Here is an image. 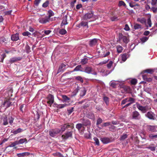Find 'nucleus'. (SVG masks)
I'll return each instance as SVG.
<instances>
[{"instance_id": "21", "label": "nucleus", "mask_w": 157, "mask_h": 157, "mask_svg": "<svg viewBox=\"0 0 157 157\" xmlns=\"http://www.w3.org/2000/svg\"><path fill=\"white\" fill-rule=\"evenodd\" d=\"M23 131V130L21 128H19L15 130L12 131L11 132L14 134H16L18 133L22 132Z\"/></svg>"}, {"instance_id": "48", "label": "nucleus", "mask_w": 157, "mask_h": 157, "mask_svg": "<svg viewBox=\"0 0 157 157\" xmlns=\"http://www.w3.org/2000/svg\"><path fill=\"white\" fill-rule=\"evenodd\" d=\"M84 136L86 138L90 139L91 138V134L90 132L86 133L84 135Z\"/></svg>"}, {"instance_id": "6", "label": "nucleus", "mask_w": 157, "mask_h": 157, "mask_svg": "<svg viewBox=\"0 0 157 157\" xmlns=\"http://www.w3.org/2000/svg\"><path fill=\"white\" fill-rule=\"evenodd\" d=\"M146 116L148 118L151 120H157V117L155 118V114L151 112H148L146 114Z\"/></svg>"}, {"instance_id": "14", "label": "nucleus", "mask_w": 157, "mask_h": 157, "mask_svg": "<svg viewBox=\"0 0 157 157\" xmlns=\"http://www.w3.org/2000/svg\"><path fill=\"white\" fill-rule=\"evenodd\" d=\"M137 107L139 109L141 110L143 113H144L147 110V108L146 106L144 107L140 105L137 106Z\"/></svg>"}, {"instance_id": "27", "label": "nucleus", "mask_w": 157, "mask_h": 157, "mask_svg": "<svg viewBox=\"0 0 157 157\" xmlns=\"http://www.w3.org/2000/svg\"><path fill=\"white\" fill-rule=\"evenodd\" d=\"M117 51L118 53L121 52L123 49V48L121 45H118L116 47Z\"/></svg>"}, {"instance_id": "55", "label": "nucleus", "mask_w": 157, "mask_h": 157, "mask_svg": "<svg viewBox=\"0 0 157 157\" xmlns=\"http://www.w3.org/2000/svg\"><path fill=\"white\" fill-rule=\"evenodd\" d=\"M147 23L149 27H151V20L150 18H149L147 20Z\"/></svg>"}, {"instance_id": "35", "label": "nucleus", "mask_w": 157, "mask_h": 157, "mask_svg": "<svg viewBox=\"0 0 157 157\" xmlns=\"http://www.w3.org/2000/svg\"><path fill=\"white\" fill-rule=\"evenodd\" d=\"M75 78L77 80L80 81L82 83L83 82L82 78L80 76L75 77Z\"/></svg>"}, {"instance_id": "61", "label": "nucleus", "mask_w": 157, "mask_h": 157, "mask_svg": "<svg viewBox=\"0 0 157 157\" xmlns=\"http://www.w3.org/2000/svg\"><path fill=\"white\" fill-rule=\"evenodd\" d=\"M49 100L47 102L50 105H52L54 102L53 99H49Z\"/></svg>"}, {"instance_id": "57", "label": "nucleus", "mask_w": 157, "mask_h": 157, "mask_svg": "<svg viewBox=\"0 0 157 157\" xmlns=\"http://www.w3.org/2000/svg\"><path fill=\"white\" fill-rule=\"evenodd\" d=\"M102 121V120L100 118H99L97 121V124L98 125L101 124Z\"/></svg>"}, {"instance_id": "41", "label": "nucleus", "mask_w": 157, "mask_h": 157, "mask_svg": "<svg viewBox=\"0 0 157 157\" xmlns=\"http://www.w3.org/2000/svg\"><path fill=\"white\" fill-rule=\"evenodd\" d=\"M22 34L23 36H28L29 37V36L31 35V33L28 31H26L23 33Z\"/></svg>"}, {"instance_id": "58", "label": "nucleus", "mask_w": 157, "mask_h": 157, "mask_svg": "<svg viewBox=\"0 0 157 157\" xmlns=\"http://www.w3.org/2000/svg\"><path fill=\"white\" fill-rule=\"evenodd\" d=\"M9 123L10 124H12L13 122V118L12 117H10L9 118Z\"/></svg>"}, {"instance_id": "26", "label": "nucleus", "mask_w": 157, "mask_h": 157, "mask_svg": "<svg viewBox=\"0 0 157 157\" xmlns=\"http://www.w3.org/2000/svg\"><path fill=\"white\" fill-rule=\"evenodd\" d=\"M10 99H9L8 100L5 101L3 104L4 106L6 108L9 107L11 104V102L10 101Z\"/></svg>"}, {"instance_id": "29", "label": "nucleus", "mask_w": 157, "mask_h": 157, "mask_svg": "<svg viewBox=\"0 0 157 157\" xmlns=\"http://www.w3.org/2000/svg\"><path fill=\"white\" fill-rule=\"evenodd\" d=\"M29 152H23L21 153H18L17 154V155L18 157H23L25 155H29Z\"/></svg>"}, {"instance_id": "12", "label": "nucleus", "mask_w": 157, "mask_h": 157, "mask_svg": "<svg viewBox=\"0 0 157 157\" xmlns=\"http://www.w3.org/2000/svg\"><path fill=\"white\" fill-rule=\"evenodd\" d=\"M88 23L87 21H82L77 26V27L79 28H81V27H86L87 28L88 27Z\"/></svg>"}, {"instance_id": "54", "label": "nucleus", "mask_w": 157, "mask_h": 157, "mask_svg": "<svg viewBox=\"0 0 157 157\" xmlns=\"http://www.w3.org/2000/svg\"><path fill=\"white\" fill-rule=\"evenodd\" d=\"M113 64V62L112 61H109V63H108L107 64V67L109 69L111 67Z\"/></svg>"}, {"instance_id": "24", "label": "nucleus", "mask_w": 157, "mask_h": 157, "mask_svg": "<svg viewBox=\"0 0 157 157\" xmlns=\"http://www.w3.org/2000/svg\"><path fill=\"white\" fill-rule=\"evenodd\" d=\"M137 21L140 23L142 24H144L146 23V20L144 18H138L137 19Z\"/></svg>"}, {"instance_id": "50", "label": "nucleus", "mask_w": 157, "mask_h": 157, "mask_svg": "<svg viewBox=\"0 0 157 157\" xmlns=\"http://www.w3.org/2000/svg\"><path fill=\"white\" fill-rule=\"evenodd\" d=\"M117 84L114 82H111L110 83V86L113 88H116Z\"/></svg>"}, {"instance_id": "49", "label": "nucleus", "mask_w": 157, "mask_h": 157, "mask_svg": "<svg viewBox=\"0 0 157 157\" xmlns=\"http://www.w3.org/2000/svg\"><path fill=\"white\" fill-rule=\"evenodd\" d=\"M148 37L145 36L142 38L141 39V40L142 42L144 43L147 41L148 40Z\"/></svg>"}, {"instance_id": "25", "label": "nucleus", "mask_w": 157, "mask_h": 157, "mask_svg": "<svg viewBox=\"0 0 157 157\" xmlns=\"http://www.w3.org/2000/svg\"><path fill=\"white\" fill-rule=\"evenodd\" d=\"M18 145L24 143H27V139L26 138L21 139L18 141H17Z\"/></svg>"}, {"instance_id": "22", "label": "nucleus", "mask_w": 157, "mask_h": 157, "mask_svg": "<svg viewBox=\"0 0 157 157\" xmlns=\"http://www.w3.org/2000/svg\"><path fill=\"white\" fill-rule=\"evenodd\" d=\"M2 119L3 121V124L4 125H6L8 124V123L7 120V117L6 116L3 117L2 118Z\"/></svg>"}, {"instance_id": "34", "label": "nucleus", "mask_w": 157, "mask_h": 157, "mask_svg": "<svg viewBox=\"0 0 157 157\" xmlns=\"http://www.w3.org/2000/svg\"><path fill=\"white\" fill-rule=\"evenodd\" d=\"M25 49L27 53H29L31 52L30 47L27 44L25 45Z\"/></svg>"}, {"instance_id": "10", "label": "nucleus", "mask_w": 157, "mask_h": 157, "mask_svg": "<svg viewBox=\"0 0 157 157\" xmlns=\"http://www.w3.org/2000/svg\"><path fill=\"white\" fill-rule=\"evenodd\" d=\"M22 59V57H14L10 58L9 61L11 63H13L18 61H20Z\"/></svg>"}, {"instance_id": "31", "label": "nucleus", "mask_w": 157, "mask_h": 157, "mask_svg": "<svg viewBox=\"0 0 157 157\" xmlns=\"http://www.w3.org/2000/svg\"><path fill=\"white\" fill-rule=\"evenodd\" d=\"M127 54L126 53H124L122 55L121 58L122 60L124 62H125L127 59L128 57L127 56Z\"/></svg>"}, {"instance_id": "19", "label": "nucleus", "mask_w": 157, "mask_h": 157, "mask_svg": "<svg viewBox=\"0 0 157 157\" xmlns=\"http://www.w3.org/2000/svg\"><path fill=\"white\" fill-rule=\"evenodd\" d=\"M123 89L124 92L126 93H130L131 92V90L129 86H125L123 87Z\"/></svg>"}, {"instance_id": "2", "label": "nucleus", "mask_w": 157, "mask_h": 157, "mask_svg": "<svg viewBox=\"0 0 157 157\" xmlns=\"http://www.w3.org/2000/svg\"><path fill=\"white\" fill-rule=\"evenodd\" d=\"M13 90L11 88H8L5 94V98H10L12 96Z\"/></svg>"}, {"instance_id": "52", "label": "nucleus", "mask_w": 157, "mask_h": 157, "mask_svg": "<svg viewBox=\"0 0 157 157\" xmlns=\"http://www.w3.org/2000/svg\"><path fill=\"white\" fill-rule=\"evenodd\" d=\"M125 5L126 4L124 1H119L118 4V6H125Z\"/></svg>"}, {"instance_id": "8", "label": "nucleus", "mask_w": 157, "mask_h": 157, "mask_svg": "<svg viewBox=\"0 0 157 157\" xmlns=\"http://www.w3.org/2000/svg\"><path fill=\"white\" fill-rule=\"evenodd\" d=\"M72 136V133L71 132H67L62 136V138L64 139H67Z\"/></svg>"}, {"instance_id": "62", "label": "nucleus", "mask_w": 157, "mask_h": 157, "mask_svg": "<svg viewBox=\"0 0 157 157\" xmlns=\"http://www.w3.org/2000/svg\"><path fill=\"white\" fill-rule=\"evenodd\" d=\"M127 135H126V134H124L121 136V140H124V139H125L127 138Z\"/></svg>"}, {"instance_id": "59", "label": "nucleus", "mask_w": 157, "mask_h": 157, "mask_svg": "<svg viewBox=\"0 0 157 157\" xmlns=\"http://www.w3.org/2000/svg\"><path fill=\"white\" fill-rule=\"evenodd\" d=\"M40 0H35L34 1V4L36 6H38L39 3L40 2Z\"/></svg>"}, {"instance_id": "38", "label": "nucleus", "mask_w": 157, "mask_h": 157, "mask_svg": "<svg viewBox=\"0 0 157 157\" xmlns=\"http://www.w3.org/2000/svg\"><path fill=\"white\" fill-rule=\"evenodd\" d=\"M67 126L66 125H65L64 124L61 127V129H59L60 133H62L67 128Z\"/></svg>"}, {"instance_id": "16", "label": "nucleus", "mask_w": 157, "mask_h": 157, "mask_svg": "<svg viewBox=\"0 0 157 157\" xmlns=\"http://www.w3.org/2000/svg\"><path fill=\"white\" fill-rule=\"evenodd\" d=\"M133 118L136 119H139L140 118V115L139 113L137 111L134 112L133 113Z\"/></svg>"}, {"instance_id": "60", "label": "nucleus", "mask_w": 157, "mask_h": 157, "mask_svg": "<svg viewBox=\"0 0 157 157\" xmlns=\"http://www.w3.org/2000/svg\"><path fill=\"white\" fill-rule=\"evenodd\" d=\"M145 8L146 10H151V7L149 5L146 4L145 6Z\"/></svg>"}, {"instance_id": "39", "label": "nucleus", "mask_w": 157, "mask_h": 157, "mask_svg": "<svg viewBox=\"0 0 157 157\" xmlns=\"http://www.w3.org/2000/svg\"><path fill=\"white\" fill-rule=\"evenodd\" d=\"M141 28V25L140 24L136 23L135 24L134 28L135 29H138Z\"/></svg>"}, {"instance_id": "53", "label": "nucleus", "mask_w": 157, "mask_h": 157, "mask_svg": "<svg viewBox=\"0 0 157 157\" xmlns=\"http://www.w3.org/2000/svg\"><path fill=\"white\" fill-rule=\"evenodd\" d=\"M67 22L66 19L63 20L61 24V26H63V25H67Z\"/></svg>"}, {"instance_id": "56", "label": "nucleus", "mask_w": 157, "mask_h": 157, "mask_svg": "<svg viewBox=\"0 0 157 157\" xmlns=\"http://www.w3.org/2000/svg\"><path fill=\"white\" fill-rule=\"evenodd\" d=\"M110 52L109 51H107L105 54H103L102 55V57H105L107 56L110 54Z\"/></svg>"}, {"instance_id": "3", "label": "nucleus", "mask_w": 157, "mask_h": 157, "mask_svg": "<svg viewBox=\"0 0 157 157\" xmlns=\"http://www.w3.org/2000/svg\"><path fill=\"white\" fill-rule=\"evenodd\" d=\"M134 99H125L122 101L121 104H125L126 102L128 101L129 102L127 103L125 105L126 106H128L134 102Z\"/></svg>"}, {"instance_id": "20", "label": "nucleus", "mask_w": 157, "mask_h": 157, "mask_svg": "<svg viewBox=\"0 0 157 157\" xmlns=\"http://www.w3.org/2000/svg\"><path fill=\"white\" fill-rule=\"evenodd\" d=\"M143 78L144 80L149 82H151L152 80V79L150 78H148L146 75H143Z\"/></svg>"}, {"instance_id": "7", "label": "nucleus", "mask_w": 157, "mask_h": 157, "mask_svg": "<svg viewBox=\"0 0 157 157\" xmlns=\"http://www.w3.org/2000/svg\"><path fill=\"white\" fill-rule=\"evenodd\" d=\"M48 16H46L44 17L40 18L39 19V22L41 24H44L50 21Z\"/></svg>"}, {"instance_id": "30", "label": "nucleus", "mask_w": 157, "mask_h": 157, "mask_svg": "<svg viewBox=\"0 0 157 157\" xmlns=\"http://www.w3.org/2000/svg\"><path fill=\"white\" fill-rule=\"evenodd\" d=\"M65 125L67 126L66 129L71 128L72 129L74 128V124L72 123H67L65 124Z\"/></svg>"}, {"instance_id": "23", "label": "nucleus", "mask_w": 157, "mask_h": 157, "mask_svg": "<svg viewBox=\"0 0 157 157\" xmlns=\"http://www.w3.org/2000/svg\"><path fill=\"white\" fill-rule=\"evenodd\" d=\"M92 71V68L90 67H86L85 68L84 71L85 72L88 73H90Z\"/></svg>"}, {"instance_id": "9", "label": "nucleus", "mask_w": 157, "mask_h": 157, "mask_svg": "<svg viewBox=\"0 0 157 157\" xmlns=\"http://www.w3.org/2000/svg\"><path fill=\"white\" fill-rule=\"evenodd\" d=\"M19 39V34L16 33L13 34L11 36V40L13 41H16Z\"/></svg>"}, {"instance_id": "37", "label": "nucleus", "mask_w": 157, "mask_h": 157, "mask_svg": "<svg viewBox=\"0 0 157 157\" xmlns=\"http://www.w3.org/2000/svg\"><path fill=\"white\" fill-rule=\"evenodd\" d=\"M88 59L87 58H84L82 59L81 63L82 64H85L88 63Z\"/></svg>"}, {"instance_id": "15", "label": "nucleus", "mask_w": 157, "mask_h": 157, "mask_svg": "<svg viewBox=\"0 0 157 157\" xmlns=\"http://www.w3.org/2000/svg\"><path fill=\"white\" fill-rule=\"evenodd\" d=\"M98 40L97 39H94L90 41L89 45L91 47L95 46L97 44Z\"/></svg>"}, {"instance_id": "47", "label": "nucleus", "mask_w": 157, "mask_h": 157, "mask_svg": "<svg viewBox=\"0 0 157 157\" xmlns=\"http://www.w3.org/2000/svg\"><path fill=\"white\" fill-rule=\"evenodd\" d=\"M151 4L152 6L157 5V0H151Z\"/></svg>"}, {"instance_id": "45", "label": "nucleus", "mask_w": 157, "mask_h": 157, "mask_svg": "<svg viewBox=\"0 0 157 157\" xmlns=\"http://www.w3.org/2000/svg\"><path fill=\"white\" fill-rule=\"evenodd\" d=\"M17 145H18V143H17V141H16L12 143L10 145L9 147H15Z\"/></svg>"}, {"instance_id": "51", "label": "nucleus", "mask_w": 157, "mask_h": 157, "mask_svg": "<svg viewBox=\"0 0 157 157\" xmlns=\"http://www.w3.org/2000/svg\"><path fill=\"white\" fill-rule=\"evenodd\" d=\"M94 140L95 142V143L96 145H99V142L98 139L97 137H94Z\"/></svg>"}, {"instance_id": "36", "label": "nucleus", "mask_w": 157, "mask_h": 157, "mask_svg": "<svg viewBox=\"0 0 157 157\" xmlns=\"http://www.w3.org/2000/svg\"><path fill=\"white\" fill-rule=\"evenodd\" d=\"M49 3V1L48 0H46L45 2H44L42 5V6L43 7L46 8L47 7Z\"/></svg>"}, {"instance_id": "63", "label": "nucleus", "mask_w": 157, "mask_h": 157, "mask_svg": "<svg viewBox=\"0 0 157 157\" xmlns=\"http://www.w3.org/2000/svg\"><path fill=\"white\" fill-rule=\"evenodd\" d=\"M52 32L50 30H47L44 31V32L46 35H48Z\"/></svg>"}, {"instance_id": "28", "label": "nucleus", "mask_w": 157, "mask_h": 157, "mask_svg": "<svg viewBox=\"0 0 157 157\" xmlns=\"http://www.w3.org/2000/svg\"><path fill=\"white\" fill-rule=\"evenodd\" d=\"M122 40L123 42L126 44H127L129 41V39L128 37L127 36H123Z\"/></svg>"}, {"instance_id": "5", "label": "nucleus", "mask_w": 157, "mask_h": 157, "mask_svg": "<svg viewBox=\"0 0 157 157\" xmlns=\"http://www.w3.org/2000/svg\"><path fill=\"white\" fill-rule=\"evenodd\" d=\"M66 64L63 63H61L59 68L57 74H58L63 72L66 68Z\"/></svg>"}, {"instance_id": "33", "label": "nucleus", "mask_w": 157, "mask_h": 157, "mask_svg": "<svg viewBox=\"0 0 157 157\" xmlns=\"http://www.w3.org/2000/svg\"><path fill=\"white\" fill-rule=\"evenodd\" d=\"M48 17L50 19V17H51L53 16L54 15V13L51 10H49L48 11Z\"/></svg>"}, {"instance_id": "11", "label": "nucleus", "mask_w": 157, "mask_h": 157, "mask_svg": "<svg viewBox=\"0 0 157 157\" xmlns=\"http://www.w3.org/2000/svg\"><path fill=\"white\" fill-rule=\"evenodd\" d=\"M76 128L78 130L80 133H82L83 130H84V128L83 124L78 123L76 124Z\"/></svg>"}, {"instance_id": "44", "label": "nucleus", "mask_w": 157, "mask_h": 157, "mask_svg": "<svg viewBox=\"0 0 157 157\" xmlns=\"http://www.w3.org/2000/svg\"><path fill=\"white\" fill-rule=\"evenodd\" d=\"M66 33V31L64 29H60L59 32V33L62 35L65 34Z\"/></svg>"}, {"instance_id": "40", "label": "nucleus", "mask_w": 157, "mask_h": 157, "mask_svg": "<svg viewBox=\"0 0 157 157\" xmlns=\"http://www.w3.org/2000/svg\"><path fill=\"white\" fill-rule=\"evenodd\" d=\"M81 68V66L78 65L74 69L73 71L71 72H73V71H78L80 70V69Z\"/></svg>"}, {"instance_id": "13", "label": "nucleus", "mask_w": 157, "mask_h": 157, "mask_svg": "<svg viewBox=\"0 0 157 157\" xmlns=\"http://www.w3.org/2000/svg\"><path fill=\"white\" fill-rule=\"evenodd\" d=\"M148 130L152 132H155L157 131V126L149 125L147 127Z\"/></svg>"}, {"instance_id": "4", "label": "nucleus", "mask_w": 157, "mask_h": 157, "mask_svg": "<svg viewBox=\"0 0 157 157\" xmlns=\"http://www.w3.org/2000/svg\"><path fill=\"white\" fill-rule=\"evenodd\" d=\"M94 13L92 11H90L85 14L83 16V18L85 20H87L92 18L93 17Z\"/></svg>"}, {"instance_id": "64", "label": "nucleus", "mask_w": 157, "mask_h": 157, "mask_svg": "<svg viewBox=\"0 0 157 157\" xmlns=\"http://www.w3.org/2000/svg\"><path fill=\"white\" fill-rule=\"evenodd\" d=\"M111 19L112 21H116L117 20V17L115 16H113L111 17Z\"/></svg>"}, {"instance_id": "42", "label": "nucleus", "mask_w": 157, "mask_h": 157, "mask_svg": "<svg viewBox=\"0 0 157 157\" xmlns=\"http://www.w3.org/2000/svg\"><path fill=\"white\" fill-rule=\"evenodd\" d=\"M86 93V90L85 89H83L81 90L80 94V95L81 97H83L84 96Z\"/></svg>"}, {"instance_id": "1", "label": "nucleus", "mask_w": 157, "mask_h": 157, "mask_svg": "<svg viewBox=\"0 0 157 157\" xmlns=\"http://www.w3.org/2000/svg\"><path fill=\"white\" fill-rule=\"evenodd\" d=\"M60 133V131L58 128H56L54 129H52L49 132V134L50 136L54 137L56 136L58 134Z\"/></svg>"}, {"instance_id": "18", "label": "nucleus", "mask_w": 157, "mask_h": 157, "mask_svg": "<svg viewBox=\"0 0 157 157\" xmlns=\"http://www.w3.org/2000/svg\"><path fill=\"white\" fill-rule=\"evenodd\" d=\"M154 72V70L153 69H148L144 70L142 72V73H147L152 74Z\"/></svg>"}, {"instance_id": "32", "label": "nucleus", "mask_w": 157, "mask_h": 157, "mask_svg": "<svg viewBox=\"0 0 157 157\" xmlns=\"http://www.w3.org/2000/svg\"><path fill=\"white\" fill-rule=\"evenodd\" d=\"M150 11H152L154 13H156L157 12V5L153 6L151 7Z\"/></svg>"}, {"instance_id": "46", "label": "nucleus", "mask_w": 157, "mask_h": 157, "mask_svg": "<svg viewBox=\"0 0 157 157\" xmlns=\"http://www.w3.org/2000/svg\"><path fill=\"white\" fill-rule=\"evenodd\" d=\"M137 80L136 79H133L131 81V84L132 85H135L137 83Z\"/></svg>"}, {"instance_id": "43", "label": "nucleus", "mask_w": 157, "mask_h": 157, "mask_svg": "<svg viewBox=\"0 0 157 157\" xmlns=\"http://www.w3.org/2000/svg\"><path fill=\"white\" fill-rule=\"evenodd\" d=\"M69 104L65 103L64 104H61L59 105L58 108H62L64 107L65 106L68 105Z\"/></svg>"}, {"instance_id": "17", "label": "nucleus", "mask_w": 157, "mask_h": 157, "mask_svg": "<svg viewBox=\"0 0 157 157\" xmlns=\"http://www.w3.org/2000/svg\"><path fill=\"white\" fill-rule=\"evenodd\" d=\"M101 141L104 144H107L110 142V140L108 138H102L101 139Z\"/></svg>"}]
</instances>
